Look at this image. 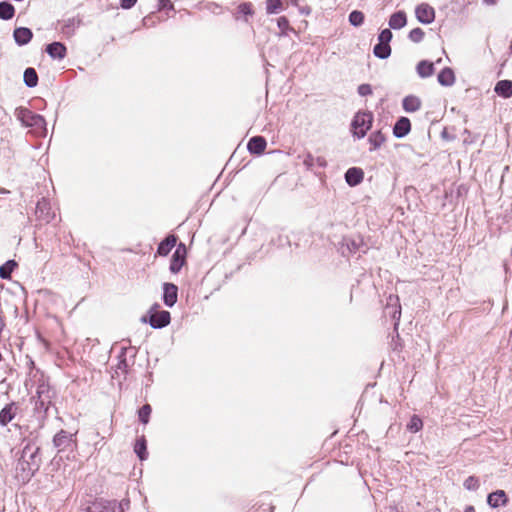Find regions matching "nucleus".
I'll return each mask as SVG.
<instances>
[{
  "mask_svg": "<svg viewBox=\"0 0 512 512\" xmlns=\"http://www.w3.org/2000/svg\"><path fill=\"white\" fill-rule=\"evenodd\" d=\"M300 1L301 0H291V4L296 6V7H299L300 6Z\"/></svg>",
  "mask_w": 512,
  "mask_h": 512,
  "instance_id": "52",
  "label": "nucleus"
},
{
  "mask_svg": "<svg viewBox=\"0 0 512 512\" xmlns=\"http://www.w3.org/2000/svg\"><path fill=\"white\" fill-rule=\"evenodd\" d=\"M39 469V464L36 462H27L18 458L17 465L15 468L16 478L22 483H27Z\"/></svg>",
  "mask_w": 512,
  "mask_h": 512,
  "instance_id": "3",
  "label": "nucleus"
},
{
  "mask_svg": "<svg viewBox=\"0 0 512 512\" xmlns=\"http://www.w3.org/2000/svg\"><path fill=\"white\" fill-rule=\"evenodd\" d=\"M176 237L174 235H168L164 240H162L157 248V254L160 256H167L172 248L176 244Z\"/></svg>",
  "mask_w": 512,
  "mask_h": 512,
  "instance_id": "22",
  "label": "nucleus"
},
{
  "mask_svg": "<svg viewBox=\"0 0 512 512\" xmlns=\"http://www.w3.org/2000/svg\"><path fill=\"white\" fill-rule=\"evenodd\" d=\"M277 26L281 30L280 35L285 36L288 32H294V28L290 26L289 20L285 16H281L277 19Z\"/></svg>",
  "mask_w": 512,
  "mask_h": 512,
  "instance_id": "36",
  "label": "nucleus"
},
{
  "mask_svg": "<svg viewBox=\"0 0 512 512\" xmlns=\"http://www.w3.org/2000/svg\"><path fill=\"white\" fill-rule=\"evenodd\" d=\"M151 411H152V409L149 404H145L139 409V411H138L139 420L143 424H147L149 422V417H150Z\"/></svg>",
  "mask_w": 512,
  "mask_h": 512,
  "instance_id": "39",
  "label": "nucleus"
},
{
  "mask_svg": "<svg viewBox=\"0 0 512 512\" xmlns=\"http://www.w3.org/2000/svg\"><path fill=\"white\" fill-rule=\"evenodd\" d=\"M385 141L386 137L380 130L371 133L368 138L370 151L380 148Z\"/></svg>",
  "mask_w": 512,
  "mask_h": 512,
  "instance_id": "28",
  "label": "nucleus"
},
{
  "mask_svg": "<svg viewBox=\"0 0 512 512\" xmlns=\"http://www.w3.org/2000/svg\"><path fill=\"white\" fill-rule=\"evenodd\" d=\"M434 63L421 60L416 66V72L420 78H428L434 74Z\"/></svg>",
  "mask_w": 512,
  "mask_h": 512,
  "instance_id": "23",
  "label": "nucleus"
},
{
  "mask_svg": "<svg viewBox=\"0 0 512 512\" xmlns=\"http://www.w3.org/2000/svg\"><path fill=\"white\" fill-rule=\"evenodd\" d=\"M385 314L391 316V318L395 321V329L399 324V320L401 317V305L399 303V298L396 295H389L387 299V305L384 310Z\"/></svg>",
  "mask_w": 512,
  "mask_h": 512,
  "instance_id": "7",
  "label": "nucleus"
},
{
  "mask_svg": "<svg viewBox=\"0 0 512 512\" xmlns=\"http://www.w3.org/2000/svg\"><path fill=\"white\" fill-rule=\"evenodd\" d=\"M129 500H122L121 502L117 503L116 502V509H119V512H124L125 509H128L129 508Z\"/></svg>",
  "mask_w": 512,
  "mask_h": 512,
  "instance_id": "48",
  "label": "nucleus"
},
{
  "mask_svg": "<svg viewBox=\"0 0 512 512\" xmlns=\"http://www.w3.org/2000/svg\"><path fill=\"white\" fill-rule=\"evenodd\" d=\"M125 351H126V348H123L121 356H120L122 359L119 361L118 366H117V370H121L124 373H126L127 367H128L127 361L124 358Z\"/></svg>",
  "mask_w": 512,
  "mask_h": 512,
  "instance_id": "45",
  "label": "nucleus"
},
{
  "mask_svg": "<svg viewBox=\"0 0 512 512\" xmlns=\"http://www.w3.org/2000/svg\"><path fill=\"white\" fill-rule=\"evenodd\" d=\"M86 512H116V501L96 500L86 508Z\"/></svg>",
  "mask_w": 512,
  "mask_h": 512,
  "instance_id": "11",
  "label": "nucleus"
},
{
  "mask_svg": "<svg viewBox=\"0 0 512 512\" xmlns=\"http://www.w3.org/2000/svg\"><path fill=\"white\" fill-rule=\"evenodd\" d=\"M497 0H483V2L487 5H493L496 3Z\"/></svg>",
  "mask_w": 512,
  "mask_h": 512,
  "instance_id": "51",
  "label": "nucleus"
},
{
  "mask_svg": "<svg viewBox=\"0 0 512 512\" xmlns=\"http://www.w3.org/2000/svg\"><path fill=\"white\" fill-rule=\"evenodd\" d=\"M136 2L137 0H120V6L123 9H131Z\"/></svg>",
  "mask_w": 512,
  "mask_h": 512,
  "instance_id": "47",
  "label": "nucleus"
},
{
  "mask_svg": "<svg viewBox=\"0 0 512 512\" xmlns=\"http://www.w3.org/2000/svg\"><path fill=\"white\" fill-rule=\"evenodd\" d=\"M373 54L379 59H387L391 55L390 44L378 42L373 48Z\"/></svg>",
  "mask_w": 512,
  "mask_h": 512,
  "instance_id": "34",
  "label": "nucleus"
},
{
  "mask_svg": "<svg viewBox=\"0 0 512 512\" xmlns=\"http://www.w3.org/2000/svg\"><path fill=\"white\" fill-rule=\"evenodd\" d=\"M389 27L394 30L401 29L407 24V16L404 11H397L389 18Z\"/></svg>",
  "mask_w": 512,
  "mask_h": 512,
  "instance_id": "19",
  "label": "nucleus"
},
{
  "mask_svg": "<svg viewBox=\"0 0 512 512\" xmlns=\"http://www.w3.org/2000/svg\"><path fill=\"white\" fill-rule=\"evenodd\" d=\"M283 10V0H266L267 14H277Z\"/></svg>",
  "mask_w": 512,
  "mask_h": 512,
  "instance_id": "35",
  "label": "nucleus"
},
{
  "mask_svg": "<svg viewBox=\"0 0 512 512\" xmlns=\"http://www.w3.org/2000/svg\"><path fill=\"white\" fill-rule=\"evenodd\" d=\"M74 19H68L64 25V29H73Z\"/></svg>",
  "mask_w": 512,
  "mask_h": 512,
  "instance_id": "50",
  "label": "nucleus"
},
{
  "mask_svg": "<svg viewBox=\"0 0 512 512\" xmlns=\"http://www.w3.org/2000/svg\"><path fill=\"white\" fill-rule=\"evenodd\" d=\"M423 427V422L421 418L417 415H413L410 419V421L407 424V430H409L412 433H416L420 431Z\"/></svg>",
  "mask_w": 512,
  "mask_h": 512,
  "instance_id": "37",
  "label": "nucleus"
},
{
  "mask_svg": "<svg viewBox=\"0 0 512 512\" xmlns=\"http://www.w3.org/2000/svg\"><path fill=\"white\" fill-rule=\"evenodd\" d=\"M9 193H10V192H9V190H7V189H5V188L0 187V194L5 195V194H9Z\"/></svg>",
  "mask_w": 512,
  "mask_h": 512,
  "instance_id": "54",
  "label": "nucleus"
},
{
  "mask_svg": "<svg viewBox=\"0 0 512 512\" xmlns=\"http://www.w3.org/2000/svg\"><path fill=\"white\" fill-rule=\"evenodd\" d=\"M134 452L136 453V455L139 457L140 460H145L147 459L148 457V453H147V444H146V439L144 436H141L140 438H138L135 442V445H134Z\"/></svg>",
  "mask_w": 512,
  "mask_h": 512,
  "instance_id": "31",
  "label": "nucleus"
},
{
  "mask_svg": "<svg viewBox=\"0 0 512 512\" xmlns=\"http://www.w3.org/2000/svg\"><path fill=\"white\" fill-rule=\"evenodd\" d=\"M372 121L373 115L371 112H357L351 123L353 135L358 139L364 138L371 128Z\"/></svg>",
  "mask_w": 512,
  "mask_h": 512,
  "instance_id": "2",
  "label": "nucleus"
},
{
  "mask_svg": "<svg viewBox=\"0 0 512 512\" xmlns=\"http://www.w3.org/2000/svg\"><path fill=\"white\" fill-rule=\"evenodd\" d=\"M181 246L182 245H180L172 255L170 263V271L172 273H178L184 265L185 257L184 254L181 253Z\"/></svg>",
  "mask_w": 512,
  "mask_h": 512,
  "instance_id": "25",
  "label": "nucleus"
},
{
  "mask_svg": "<svg viewBox=\"0 0 512 512\" xmlns=\"http://www.w3.org/2000/svg\"><path fill=\"white\" fill-rule=\"evenodd\" d=\"M421 100L415 95H408L402 101L403 109L408 113H413L421 108Z\"/></svg>",
  "mask_w": 512,
  "mask_h": 512,
  "instance_id": "21",
  "label": "nucleus"
},
{
  "mask_svg": "<svg viewBox=\"0 0 512 512\" xmlns=\"http://www.w3.org/2000/svg\"><path fill=\"white\" fill-rule=\"evenodd\" d=\"M72 442V435L64 430H61L53 438V443L59 450L66 449Z\"/></svg>",
  "mask_w": 512,
  "mask_h": 512,
  "instance_id": "20",
  "label": "nucleus"
},
{
  "mask_svg": "<svg viewBox=\"0 0 512 512\" xmlns=\"http://www.w3.org/2000/svg\"><path fill=\"white\" fill-rule=\"evenodd\" d=\"M13 37L18 45L23 46L31 41L33 33L29 28L18 27L14 30Z\"/></svg>",
  "mask_w": 512,
  "mask_h": 512,
  "instance_id": "14",
  "label": "nucleus"
},
{
  "mask_svg": "<svg viewBox=\"0 0 512 512\" xmlns=\"http://www.w3.org/2000/svg\"><path fill=\"white\" fill-rule=\"evenodd\" d=\"M16 117L25 127L34 128L36 131L46 130V121L40 114H36L27 108L16 109Z\"/></svg>",
  "mask_w": 512,
  "mask_h": 512,
  "instance_id": "1",
  "label": "nucleus"
},
{
  "mask_svg": "<svg viewBox=\"0 0 512 512\" xmlns=\"http://www.w3.org/2000/svg\"><path fill=\"white\" fill-rule=\"evenodd\" d=\"M159 9L173 10L174 5L170 0H159Z\"/></svg>",
  "mask_w": 512,
  "mask_h": 512,
  "instance_id": "46",
  "label": "nucleus"
},
{
  "mask_svg": "<svg viewBox=\"0 0 512 512\" xmlns=\"http://www.w3.org/2000/svg\"><path fill=\"white\" fill-rule=\"evenodd\" d=\"M18 266L15 260H8L0 266V278L8 280L11 278V274L14 269Z\"/></svg>",
  "mask_w": 512,
  "mask_h": 512,
  "instance_id": "33",
  "label": "nucleus"
},
{
  "mask_svg": "<svg viewBox=\"0 0 512 512\" xmlns=\"http://www.w3.org/2000/svg\"><path fill=\"white\" fill-rule=\"evenodd\" d=\"M37 401L36 405L40 408H43L50 404L52 398V392L50 390L49 384L44 381L39 383L36 390Z\"/></svg>",
  "mask_w": 512,
  "mask_h": 512,
  "instance_id": "9",
  "label": "nucleus"
},
{
  "mask_svg": "<svg viewBox=\"0 0 512 512\" xmlns=\"http://www.w3.org/2000/svg\"><path fill=\"white\" fill-rule=\"evenodd\" d=\"M392 36L393 34L390 29H383L378 35V42L382 44H390Z\"/></svg>",
  "mask_w": 512,
  "mask_h": 512,
  "instance_id": "42",
  "label": "nucleus"
},
{
  "mask_svg": "<svg viewBox=\"0 0 512 512\" xmlns=\"http://www.w3.org/2000/svg\"><path fill=\"white\" fill-rule=\"evenodd\" d=\"M494 91L497 95L503 98H510L512 96V81L500 80L496 83Z\"/></svg>",
  "mask_w": 512,
  "mask_h": 512,
  "instance_id": "24",
  "label": "nucleus"
},
{
  "mask_svg": "<svg viewBox=\"0 0 512 512\" xmlns=\"http://www.w3.org/2000/svg\"><path fill=\"white\" fill-rule=\"evenodd\" d=\"M16 410L17 405L14 402L9 403L4 408H2L0 411V425L4 427L10 423L15 418Z\"/></svg>",
  "mask_w": 512,
  "mask_h": 512,
  "instance_id": "16",
  "label": "nucleus"
},
{
  "mask_svg": "<svg viewBox=\"0 0 512 512\" xmlns=\"http://www.w3.org/2000/svg\"><path fill=\"white\" fill-rule=\"evenodd\" d=\"M158 305L156 304L152 309L149 317V324L154 329H161L166 327L171 320L170 313L166 310H156Z\"/></svg>",
  "mask_w": 512,
  "mask_h": 512,
  "instance_id": "4",
  "label": "nucleus"
},
{
  "mask_svg": "<svg viewBox=\"0 0 512 512\" xmlns=\"http://www.w3.org/2000/svg\"><path fill=\"white\" fill-rule=\"evenodd\" d=\"M141 321H142V322H144V323H146V322H147L146 317H145V316H144V317H142V318H141Z\"/></svg>",
  "mask_w": 512,
  "mask_h": 512,
  "instance_id": "55",
  "label": "nucleus"
},
{
  "mask_svg": "<svg viewBox=\"0 0 512 512\" xmlns=\"http://www.w3.org/2000/svg\"><path fill=\"white\" fill-rule=\"evenodd\" d=\"M364 22V14L361 11L354 10L349 14V23L352 26L359 27Z\"/></svg>",
  "mask_w": 512,
  "mask_h": 512,
  "instance_id": "38",
  "label": "nucleus"
},
{
  "mask_svg": "<svg viewBox=\"0 0 512 512\" xmlns=\"http://www.w3.org/2000/svg\"><path fill=\"white\" fill-rule=\"evenodd\" d=\"M238 10L241 14H244V15H252L253 14V9H252V4L251 3H242L239 5L238 7Z\"/></svg>",
  "mask_w": 512,
  "mask_h": 512,
  "instance_id": "43",
  "label": "nucleus"
},
{
  "mask_svg": "<svg viewBox=\"0 0 512 512\" xmlns=\"http://www.w3.org/2000/svg\"><path fill=\"white\" fill-rule=\"evenodd\" d=\"M36 215L38 219L45 223L51 222L55 217V212L52 210L49 200L42 198L37 202Z\"/></svg>",
  "mask_w": 512,
  "mask_h": 512,
  "instance_id": "5",
  "label": "nucleus"
},
{
  "mask_svg": "<svg viewBox=\"0 0 512 512\" xmlns=\"http://www.w3.org/2000/svg\"><path fill=\"white\" fill-rule=\"evenodd\" d=\"M39 447L30 441H28L22 448L19 458L27 462H36L40 465V458L38 456Z\"/></svg>",
  "mask_w": 512,
  "mask_h": 512,
  "instance_id": "8",
  "label": "nucleus"
},
{
  "mask_svg": "<svg viewBox=\"0 0 512 512\" xmlns=\"http://www.w3.org/2000/svg\"><path fill=\"white\" fill-rule=\"evenodd\" d=\"M46 52L51 58L62 60L66 57L67 49L63 43L53 42L46 46Z\"/></svg>",
  "mask_w": 512,
  "mask_h": 512,
  "instance_id": "12",
  "label": "nucleus"
},
{
  "mask_svg": "<svg viewBox=\"0 0 512 512\" xmlns=\"http://www.w3.org/2000/svg\"><path fill=\"white\" fill-rule=\"evenodd\" d=\"M410 130V120L407 117H400L393 127V134L396 138H403L410 132Z\"/></svg>",
  "mask_w": 512,
  "mask_h": 512,
  "instance_id": "13",
  "label": "nucleus"
},
{
  "mask_svg": "<svg viewBox=\"0 0 512 512\" xmlns=\"http://www.w3.org/2000/svg\"><path fill=\"white\" fill-rule=\"evenodd\" d=\"M363 245V241L360 238H346L342 245V253L345 254V249L349 253H356L360 251V247Z\"/></svg>",
  "mask_w": 512,
  "mask_h": 512,
  "instance_id": "27",
  "label": "nucleus"
},
{
  "mask_svg": "<svg viewBox=\"0 0 512 512\" xmlns=\"http://www.w3.org/2000/svg\"><path fill=\"white\" fill-rule=\"evenodd\" d=\"M24 83L27 87L33 88L38 84V75L34 68H26L23 74Z\"/></svg>",
  "mask_w": 512,
  "mask_h": 512,
  "instance_id": "30",
  "label": "nucleus"
},
{
  "mask_svg": "<svg viewBox=\"0 0 512 512\" xmlns=\"http://www.w3.org/2000/svg\"><path fill=\"white\" fill-rule=\"evenodd\" d=\"M415 16L422 24H431L435 20V10L427 3H421L415 8Z\"/></svg>",
  "mask_w": 512,
  "mask_h": 512,
  "instance_id": "6",
  "label": "nucleus"
},
{
  "mask_svg": "<svg viewBox=\"0 0 512 512\" xmlns=\"http://www.w3.org/2000/svg\"><path fill=\"white\" fill-rule=\"evenodd\" d=\"M425 36L421 28H414L409 32L408 38L414 43H420Z\"/></svg>",
  "mask_w": 512,
  "mask_h": 512,
  "instance_id": "40",
  "label": "nucleus"
},
{
  "mask_svg": "<svg viewBox=\"0 0 512 512\" xmlns=\"http://www.w3.org/2000/svg\"><path fill=\"white\" fill-rule=\"evenodd\" d=\"M303 164L308 168L311 169L314 166H318L321 168H325L327 166V162L324 157L318 156L314 157L311 154H307L303 160Z\"/></svg>",
  "mask_w": 512,
  "mask_h": 512,
  "instance_id": "29",
  "label": "nucleus"
},
{
  "mask_svg": "<svg viewBox=\"0 0 512 512\" xmlns=\"http://www.w3.org/2000/svg\"><path fill=\"white\" fill-rule=\"evenodd\" d=\"M15 15L14 6L8 1L0 2V19L2 20H10Z\"/></svg>",
  "mask_w": 512,
  "mask_h": 512,
  "instance_id": "32",
  "label": "nucleus"
},
{
  "mask_svg": "<svg viewBox=\"0 0 512 512\" xmlns=\"http://www.w3.org/2000/svg\"><path fill=\"white\" fill-rule=\"evenodd\" d=\"M178 299V287L173 283L163 284V302L167 307H173Z\"/></svg>",
  "mask_w": 512,
  "mask_h": 512,
  "instance_id": "10",
  "label": "nucleus"
},
{
  "mask_svg": "<svg viewBox=\"0 0 512 512\" xmlns=\"http://www.w3.org/2000/svg\"><path fill=\"white\" fill-rule=\"evenodd\" d=\"M266 145L267 143L264 137L254 136L248 141L247 149L252 154L260 155L264 152Z\"/></svg>",
  "mask_w": 512,
  "mask_h": 512,
  "instance_id": "15",
  "label": "nucleus"
},
{
  "mask_svg": "<svg viewBox=\"0 0 512 512\" xmlns=\"http://www.w3.org/2000/svg\"><path fill=\"white\" fill-rule=\"evenodd\" d=\"M507 502H508V498L506 496L505 491H503V490H497L495 492H492L487 497V503L492 508H497L501 505L504 506L507 504Z\"/></svg>",
  "mask_w": 512,
  "mask_h": 512,
  "instance_id": "18",
  "label": "nucleus"
},
{
  "mask_svg": "<svg viewBox=\"0 0 512 512\" xmlns=\"http://www.w3.org/2000/svg\"><path fill=\"white\" fill-rule=\"evenodd\" d=\"M464 512H475V509L473 506H467Z\"/></svg>",
  "mask_w": 512,
  "mask_h": 512,
  "instance_id": "53",
  "label": "nucleus"
},
{
  "mask_svg": "<svg viewBox=\"0 0 512 512\" xmlns=\"http://www.w3.org/2000/svg\"><path fill=\"white\" fill-rule=\"evenodd\" d=\"M358 93L360 96H368L372 94V87L369 84H361L358 87Z\"/></svg>",
  "mask_w": 512,
  "mask_h": 512,
  "instance_id": "44",
  "label": "nucleus"
},
{
  "mask_svg": "<svg viewBox=\"0 0 512 512\" xmlns=\"http://www.w3.org/2000/svg\"><path fill=\"white\" fill-rule=\"evenodd\" d=\"M299 9V12L303 15H309L311 13V9L309 6L305 5V6H299L298 7Z\"/></svg>",
  "mask_w": 512,
  "mask_h": 512,
  "instance_id": "49",
  "label": "nucleus"
},
{
  "mask_svg": "<svg viewBox=\"0 0 512 512\" xmlns=\"http://www.w3.org/2000/svg\"><path fill=\"white\" fill-rule=\"evenodd\" d=\"M364 173L357 167L349 168L345 173V180L349 186H356L362 182Z\"/></svg>",
  "mask_w": 512,
  "mask_h": 512,
  "instance_id": "17",
  "label": "nucleus"
},
{
  "mask_svg": "<svg viewBox=\"0 0 512 512\" xmlns=\"http://www.w3.org/2000/svg\"><path fill=\"white\" fill-rule=\"evenodd\" d=\"M465 489L475 491L479 488V480L474 476H469L463 483Z\"/></svg>",
  "mask_w": 512,
  "mask_h": 512,
  "instance_id": "41",
  "label": "nucleus"
},
{
  "mask_svg": "<svg viewBox=\"0 0 512 512\" xmlns=\"http://www.w3.org/2000/svg\"><path fill=\"white\" fill-rule=\"evenodd\" d=\"M438 82L442 85V86H446V87H449V86H452L455 82V75H454V72L451 68H444L440 71V73L438 74Z\"/></svg>",
  "mask_w": 512,
  "mask_h": 512,
  "instance_id": "26",
  "label": "nucleus"
}]
</instances>
